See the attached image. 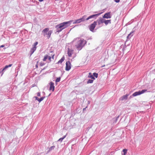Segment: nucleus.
I'll return each instance as SVG.
<instances>
[{"instance_id": "1", "label": "nucleus", "mask_w": 155, "mask_h": 155, "mask_svg": "<svg viewBox=\"0 0 155 155\" xmlns=\"http://www.w3.org/2000/svg\"><path fill=\"white\" fill-rule=\"evenodd\" d=\"M75 43V46L78 50H81L87 43V41L84 39H80L79 38H76L73 40Z\"/></svg>"}, {"instance_id": "2", "label": "nucleus", "mask_w": 155, "mask_h": 155, "mask_svg": "<svg viewBox=\"0 0 155 155\" xmlns=\"http://www.w3.org/2000/svg\"><path fill=\"white\" fill-rule=\"evenodd\" d=\"M72 21V20H70L68 21L64 22L56 25L55 28L57 29V31L58 32H60L63 29L68 27L69 26V24Z\"/></svg>"}, {"instance_id": "3", "label": "nucleus", "mask_w": 155, "mask_h": 155, "mask_svg": "<svg viewBox=\"0 0 155 155\" xmlns=\"http://www.w3.org/2000/svg\"><path fill=\"white\" fill-rule=\"evenodd\" d=\"M101 14V13L99 14L93 15H92L89 16L88 17L86 18L87 16L86 15H84L81 18H79L81 22H84L85 21V20H88L92 18H94L95 19L96 18L97 16H98Z\"/></svg>"}, {"instance_id": "4", "label": "nucleus", "mask_w": 155, "mask_h": 155, "mask_svg": "<svg viewBox=\"0 0 155 155\" xmlns=\"http://www.w3.org/2000/svg\"><path fill=\"white\" fill-rule=\"evenodd\" d=\"M51 54H48V55H45L43 59V61H46V59H48V60L50 62L51 61V57L53 60L54 59V54L53 52V51H51Z\"/></svg>"}, {"instance_id": "5", "label": "nucleus", "mask_w": 155, "mask_h": 155, "mask_svg": "<svg viewBox=\"0 0 155 155\" xmlns=\"http://www.w3.org/2000/svg\"><path fill=\"white\" fill-rule=\"evenodd\" d=\"M42 32L44 36H46L48 39H49L52 32L51 30L49 31V28H46L43 30Z\"/></svg>"}, {"instance_id": "6", "label": "nucleus", "mask_w": 155, "mask_h": 155, "mask_svg": "<svg viewBox=\"0 0 155 155\" xmlns=\"http://www.w3.org/2000/svg\"><path fill=\"white\" fill-rule=\"evenodd\" d=\"M147 90L144 89L142 90L141 91H139L136 92H134V93H133L132 94V95L133 97H135L138 95H139L147 92Z\"/></svg>"}, {"instance_id": "7", "label": "nucleus", "mask_w": 155, "mask_h": 155, "mask_svg": "<svg viewBox=\"0 0 155 155\" xmlns=\"http://www.w3.org/2000/svg\"><path fill=\"white\" fill-rule=\"evenodd\" d=\"M97 25V22L94 21V22L89 26V28L90 30L92 32H93L94 29Z\"/></svg>"}, {"instance_id": "8", "label": "nucleus", "mask_w": 155, "mask_h": 155, "mask_svg": "<svg viewBox=\"0 0 155 155\" xmlns=\"http://www.w3.org/2000/svg\"><path fill=\"white\" fill-rule=\"evenodd\" d=\"M100 19L102 23H104L105 25H107L108 24L111 23V20H106L104 19V18H100Z\"/></svg>"}, {"instance_id": "9", "label": "nucleus", "mask_w": 155, "mask_h": 155, "mask_svg": "<svg viewBox=\"0 0 155 155\" xmlns=\"http://www.w3.org/2000/svg\"><path fill=\"white\" fill-rule=\"evenodd\" d=\"M65 70L67 71H69L71 68V64L69 61H67L66 63Z\"/></svg>"}, {"instance_id": "10", "label": "nucleus", "mask_w": 155, "mask_h": 155, "mask_svg": "<svg viewBox=\"0 0 155 155\" xmlns=\"http://www.w3.org/2000/svg\"><path fill=\"white\" fill-rule=\"evenodd\" d=\"M12 65V64H9L8 65H7L5 66L4 68L2 70L0 71V74H1V76H2L4 73V70L8 67H11Z\"/></svg>"}, {"instance_id": "11", "label": "nucleus", "mask_w": 155, "mask_h": 155, "mask_svg": "<svg viewBox=\"0 0 155 155\" xmlns=\"http://www.w3.org/2000/svg\"><path fill=\"white\" fill-rule=\"evenodd\" d=\"M74 53V50L68 48V54L69 57H71L72 54Z\"/></svg>"}, {"instance_id": "12", "label": "nucleus", "mask_w": 155, "mask_h": 155, "mask_svg": "<svg viewBox=\"0 0 155 155\" xmlns=\"http://www.w3.org/2000/svg\"><path fill=\"white\" fill-rule=\"evenodd\" d=\"M111 17V15H110V12H108L106 13L103 16V18H110Z\"/></svg>"}, {"instance_id": "13", "label": "nucleus", "mask_w": 155, "mask_h": 155, "mask_svg": "<svg viewBox=\"0 0 155 155\" xmlns=\"http://www.w3.org/2000/svg\"><path fill=\"white\" fill-rule=\"evenodd\" d=\"M49 85L50 86L49 90H52V91H54V83L53 82H51L49 83Z\"/></svg>"}, {"instance_id": "14", "label": "nucleus", "mask_w": 155, "mask_h": 155, "mask_svg": "<svg viewBox=\"0 0 155 155\" xmlns=\"http://www.w3.org/2000/svg\"><path fill=\"white\" fill-rule=\"evenodd\" d=\"M134 31H132L129 34H128V35L127 37V39H130V38L133 35L134 33Z\"/></svg>"}, {"instance_id": "15", "label": "nucleus", "mask_w": 155, "mask_h": 155, "mask_svg": "<svg viewBox=\"0 0 155 155\" xmlns=\"http://www.w3.org/2000/svg\"><path fill=\"white\" fill-rule=\"evenodd\" d=\"M128 96V95L127 94L123 96L120 98V100L122 101H123L124 100L127 99V98Z\"/></svg>"}, {"instance_id": "16", "label": "nucleus", "mask_w": 155, "mask_h": 155, "mask_svg": "<svg viewBox=\"0 0 155 155\" xmlns=\"http://www.w3.org/2000/svg\"><path fill=\"white\" fill-rule=\"evenodd\" d=\"M36 47H33L30 50V52L31 53V54H32L36 50Z\"/></svg>"}, {"instance_id": "17", "label": "nucleus", "mask_w": 155, "mask_h": 155, "mask_svg": "<svg viewBox=\"0 0 155 155\" xmlns=\"http://www.w3.org/2000/svg\"><path fill=\"white\" fill-rule=\"evenodd\" d=\"M88 77L91 78L92 79H94L95 78L93 75H92L91 73H89L88 75Z\"/></svg>"}, {"instance_id": "18", "label": "nucleus", "mask_w": 155, "mask_h": 155, "mask_svg": "<svg viewBox=\"0 0 155 155\" xmlns=\"http://www.w3.org/2000/svg\"><path fill=\"white\" fill-rule=\"evenodd\" d=\"M81 23L79 19L76 20L74 21L73 23L74 24L79 23Z\"/></svg>"}, {"instance_id": "19", "label": "nucleus", "mask_w": 155, "mask_h": 155, "mask_svg": "<svg viewBox=\"0 0 155 155\" xmlns=\"http://www.w3.org/2000/svg\"><path fill=\"white\" fill-rule=\"evenodd\" d=\"M64 57L61 58L60 60L58 62H57V64H58L60 63H61L62 62L64 61Z\"/></svg>"}, {"instance_id": "20", "label": "nucleus", "mask_w": 155, "mask_h": 155, "mask_svg": "<svg viewBox=\"0 0 155 155\" xmlns=\"http://www.w3.org/2000/svg\"><path fill=\"white\" fill-rule=\"evenodd\" d=\"M66 135L64 136L63 137L61 138H60L58 140V141H60L61 142H62L63 140L66 137Z\"/></svg>"}, {"instance_id": "21", "label": "nucleus", "mask_w": 155, "mask_h": 155, "mask_svg": "<svg viewBox=\"0 0 155 155\" xmlns=\"http://www.w3.org/2000/svg\"><path fill=\"white\" fill-rule=\"evenodd\" d=\"M96 21L97 22H97L98 25H100L101 24H102L100 18H99V19L98 20H97Z\"/></svg>"}, {"instance_id": "22", "label": "nucleus", "mask_w": 155, "mask_h": 155, "mask_svg": "<svg viewBox=\"0 0 155 155\" xmlns=\"http://www.w3.org/2000/svg\"><path fill=\"white\" fill-rule=\"evenodd\" d=\"M45 98V97H41L40 99L39 98L38 101L39 102H41V101H43L44 100V99Z\"/></svg>"}, {"instance_id": "23", "label": "nucleus", "mask_w": 155, "mask_h": 155, "mask_svg": "<svg viewBox=\"0 0 155 155\" xmlns=\"http://www.w3.org/2000/svg\"><path fill=\"white\" fill-rule=\"evenodd\" d=\"M60 80H61L60 77L57 78L56 80V82L57 83L58 82H59L60 81Z\"/></svg>"}, {"instance_id": "24", "label": "nucleus", "mask_w": 155, "mask_h": 155, "mask_svg": "<svg viewBox=\"0 0 155 155\" xmlns=\"http://www.w3.org/2000/svg\"><path fill=\"white\" fill-rule=\"evenodd\" d=\"M94 77H95L96 78H97L98 77V74L96 73H93V75Z\"/></svg>"}, {"instance_id": "25", "label": "nucleus", "mask_w": 155, "mask_h": 155, "mask_svg": "<svg viewBox=\"0 0 155 155\" xmlns=\"http://www.w3.org/2000/svg\"><path fill=\"white\" fill-rule=\"evenodd\" d=\"M93 80L90 79L88 80L87 83H93Z\"/></svg>"}, {"instance_id": "26", "label": "nucleus", "mask_w": 155, "mask_h": 155, "mask_svg": "<svg viewBox=\"0 0 155 155\" xmlns=\"http://www.w3.org/2000/svg\"><path fill=\"white\" fill-rule=\"evenodd\" d=\"M54 147H55V146H51L49 148V151L51 150H52L54 149Z\"/></svg>"}, {"instance_id": "27", "label": "nucleus", "mask_w": 155, "mask_h": 155, "mask_svg": "<svg viewBox=\"0 0 155 155\" xmlns=\"http://www.w3.org/2000/svg\"><path fill=\"white\" fill-rule=\"evenodd\" d=\"M103 56L104 57H105V58L107 59V55L105 53H104L103 54Z\"/></svg>"}, {"instance_id": "28", "label": "nucleus", "mask_w": 155, "mask_h": 155, "mask_svg": "<svg viewBox=\"0 0 155 155\" xmlns=\"http://www.w3.org/2000/svg\"><path fill=\"white\" fill-rule=\"evenodd\" d=\"M45 64L43 62H41L40 65L41 66H42Z\"/></svg>"}, {"instance_id": "29", "label": "nucleus", "mask_w": 155, "mask_h": 155, "mask_svg": "<svg viewBox=\"0 0 155 155\" xmlns=\"http://www.w3.org/2000/svg\"><path fill=\"white\" fill-rule=\"evenodd\" d=\"M38 44V42H36L34 44V45L33 46V47H36V46Z\"/></svg>"}, {"instance_id": "30", "label": "nucleus", "mask_w": 155, "mask_h": 155, "mask_svg": "<svg viewBox=\"0 0 155 155\" xmlns=\"http://www.w3.org/2000/svg\"><path fill=\"white\" fill-rule=\"evenodd\" d=\"M41 95V94L40 92H38L37 93V96L38 97L40 96Z\"/></svg>"}, {"instance_id": "31", "label": "nucleus", "mask_w": 155, "mask_h": 155, "mask_svg": "<svg viewBox=\"0 0 155 155\" xmlns=\"http://www.w3.org/2000/svg\"><path fill=\"white\" fill-rule=\"evenodd\" d=\"M38 61L37 62L35 65V66L36 68H38Z\"/></svg>"}, {"instance_id": "32", "label": "nucleus", "mask_w": 155, "mask_h": 155, "mask_svg": "<svg viewBox=\"0 0 155 155\" xmlns=\"http://www.w3.org/2000/svg\"><path fill=\"white\" fill-rule=\"evenodd\" d=\"M115 1L117 3H118L120 2V0H115Z\"/></svg>"}, {"instance_id": "33", "label": "nucleus", "mask_w": 155, "mask_h": 155, "mask_svg": "<svg viewBox=\"0 0 155 155\" xmlns=\"http://www.w3.org/2000/svg\"><path fill=\"white\" fill-rule=\"evenodd\" d=\"M35 98L36 100H37L38 101V100H39V98L38 97H35Z\"/></svg>"}, {"instance_id": "34", "label": "nucleus", "mask_w": 155, "mask_h": 155, "mask_svg": "<svg viewBox=\"0 0 155 155\" xmlns=\"http://www.w3.org/2000/svg\"><path fill=\"white\" fill-rule=\"evenodd\" d=\"M5 46L4 45H2L0 46V48L4 47Z\"/></svg>"}, {"instance_id": "35", "label": "nucleus", "mask_w": 155, "mask_h": 155, "mask_svg": "<svg viewBox=\"0 0 155 155\" xmlns=\"http://www.w3.org/2000/svg\"><path fill=\"white\" fill-rule=\"evenodd\" d=\"M40 2H41L43 1L44 0H38Z\"/></svg>"}, {"instance_id": "36", "label": "nucleus", "mask_w": 155, "mask_h": 155, "mask_svg": "<svg viewBox=\"0 0 155 155\" xmlns=\"http://www.w3.org/2000/svg\"><path fill=\"white\" fill-rule=\"evenodd\" d=\"M85 108H84V109H83V110H85Z\"/></svg>"}]
</instances>
